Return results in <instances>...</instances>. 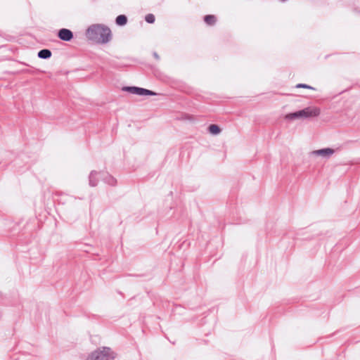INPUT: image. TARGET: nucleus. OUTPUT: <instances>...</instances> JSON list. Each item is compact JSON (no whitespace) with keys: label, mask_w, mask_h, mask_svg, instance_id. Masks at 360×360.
<instances>
[{"label":"nucleus","mask_w":360,"mask_h":360,"mask_svg":"<svg viewBox=\"0 0 360 360\" xmlns=\"http://www.w3.org/2000/svg\"><path fill=\"white\" fill-rule=\"evenodd\" d=\"M86 38L98 44H106L111 40V31L109 27L101 24H94L86 31Z\"/></svg>","instance_id":"f257e3e1"},{"label":"nucleus","mask_w":360,"mask_h":360,"mask_svg":"<svg viewBox=\"0 0 360 360\" xmlns=\"http://www.w3.org/2000/svg\"><path fill=\"white\" fill-rule=\"evenodd\" d=\"M321 110L317 107H307L302 110L290 112L285 115L287 120H302L315 117L320 115Z\"/></svg>","instance_id":"f03ea898"},{"label":"nucleus","mask_w":360,"mask_h":360,"mask_svg":"<svg viewBox=\"0 0 360 360\" xmlns=\"http://www.w3.org/2000/svg\"><path fill=\"white\" fill-rule=\"evenodd\" d=\"M115 354L109 347H103L92 352L87 360H114Z\"/></svg>","instance_id":"7ed1b4c3"},{"label":"nucleus","mask_w":360,"mask_h":360,"mask_svg":"<svg viewBox=\"0 0 360 360\" xmlns=\"http://www.w3.org/2000/svg\"><path fill=\"white\" fill-rule=\"evenodd\" d=\"M122 90L124 91L129 92L133 94L139 95V96H155L156 93L141 87L137 86H124Z\"/></svg>","instance_id":"20e7f679"},{"label":"nucleus","mask_w":360,"mask_h":360,"mask_svg":"<svg viewBox=\"0 0 360 360\" xmlns=\"http://www.w3.org/2000/svg\"><path fill=\"white\" fill-rule=\"evenodd\" d=\"M335 153V150L330 148H325L319 150H313L311 152V155L321 156L324 158H329Z\"/></svg>","instance_id":"39448f33"},{"label":"nucleus","mask_w":360,"mask_h":360,"mask_svg":"<svg viewBox=\"0 0 360 360\" xmlns=\"http://www.w3.org/2000/svg\"><path fill=\"white\" fill-rule=\"evenodd\" d=\"M58 37L61 40L70 41L73 38V33L71 30L68 29L62 28L59 30L58 32Z\"/></svg>","instance_id":"423d86ee"},{"label":"nucleus","mask_w":360,"mask_h":360,"mask_svg":"<svg viewBox=\"0 0 360 360\" xmlns=\"http://www.w3.org/2000/svg\"><path fill=\"white\" fill-rule=\"evenodd\" d=\"M101 177L105 184L110 186H114L117 184V180L108 173H101Z\"/></svg>","instance_id":"0eeeda50"},{"label":"nucleus","mask_w":360,"mask_h":360,"mask_svg":"<svg viewBox=\"0 0 360 360\" xmlns=\"http://www.w3.org/2000/svg\"><path fill=\"white\" fill-rule=\"evenodd\" d=\"M101 173L96 171H91L89 176V184L91 186H96L98 182V176H101Z\"/></svg>","instance_id":"6e6552de"},{"label":"nucleus","mask_w":360,"mask_h":360,"mask_svg":"<svg viewBox=\"0 0 360 360\" xmlns=\"http://www.w3.org/2000/svg\"><path fill=\"white\" fill-rule=\"evenodd\" d=\"M38 57L41 59H49L51 56V51L49 49H41L38 52Z\"/></svg>","instance_id":"1a4fd4ad"},{"label":"nucleus","mask_w":360,"mask_h":360,"mask_svg":"<svg viewBox=\"0 0 360 360\" xmlns=\"http://www.w3.org/2000/svg\"><path fill=\"white\" fill-rule=\"evenodd\" d=\"M115 22L119 26H124L127 22V18L124 15H120L116 18Z\"/></svg>","instance_id":"9d476101"},{"label":"nucleus","mask_w":360,"mask_h":360,"mask_svg":"<svg viewBox=\"0 0 360 360\" xmlns=\"http://www.w3.org/2000/svg\"><path fill=\"white\" fill-rule=\"evenodd\" d=\"M210 133L214 135H217L220 133L221 129L217 124H210L208 127Z\"/></svg>","instance_id":"9b49d317"},{"label":"nucleus","mask_w":360,"mask_h":360,"mask_svg":"<svg viewBox=\"0 0 360 360\" xmlns=\"http://www.w3.org/2000/svg\"><path fill=\"white\" fill-rule=\"evenodd\" d=\"M205 22L209 25H213L216 22V17L213 15H207L204 17Z\"/></svg>","instance_id":"f8f14e48"},{"label":"nucleus","mask_w":360,"mask_h":360,"mask_svg":"<svg viewBox=\"0 0 360 360\" xmlns=\"http://www.w3.org/2000/svg\"><path fill=\"white\" fill-rule=\"evenodd\" d=\"M145 20L148 23H153L155 22V15L153 14L149 13L146 15Z\"/></svg>","instance_id":"ddd939ff"},{"label":"nucleus","mask_w":360,"mask_h":360,"mask_svg":"<svg viewBox=\"0 0 360 360\" xmlns=\"http://www.w3.org/2000/svg\"><path fill=\"white\" fill-rule=\"evenodd\" d=\"M296 88H304V89H314V87H312L308 84H298L296 85Z\"/></svg>","instance_id":"4468645a"},{"label":"nucleus","mask_w":360,"mask_h":360,"mask_svg":"<svg viewBox=\"0 0 360 360\" xmlns=\"http://www.w3.org/2000/svg\"><path fill=\"white\" fill-rule=\"evenodd\" d=\"M153 56L157 59L158 60L160 58L158 54L156 53V52H154L153 53Z\"/></svg>","instance_id":"2eb2a0df"},{"label":"nucleus","mask_w":360,"mask_h":360,"mask_svg":"<svg viewBox=\"0 0 360 360\" xmlns=\"http://www.w3.org/2000/svg\"><path fill=\"white\" fill-rule=\"evenodd\" d=\"M282 2L286 1L287 0H280Z\"/></svg>","instance_id":"dca6fc26"}]
</instances>
